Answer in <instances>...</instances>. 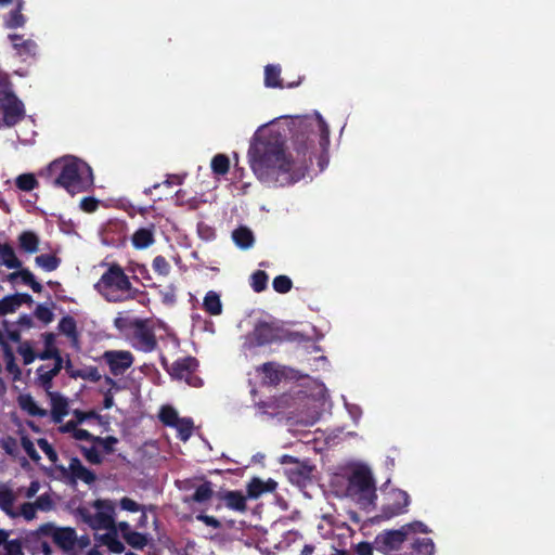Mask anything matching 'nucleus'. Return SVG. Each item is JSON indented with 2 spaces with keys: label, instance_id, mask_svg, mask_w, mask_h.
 Returning a JSON list of instances; mask_svg holds the SVG:
<instances>
[{
  "label": "nucleus",
  "instance_id": "37",
  "mask_svg": "<svg viewBox=\"0 0 555 555\" xmlns=\"http://www.w3.org/2000/svg\"><path fill=\"white\" fill-rule=\"evenodd\" d=\"M124 539L134 548H143L147 544L146 535L135 531L126 532Z\"/></svg>",
  "mask_w": 555,
  "mask_h": 555
},
{
  "label": "nucleus",
  "instance_id": "30",
  "mask_svg": "<svg viewBox=\"0 0 555 555\" xmlns=\"http://www.w3.org/2000/svg\"><path fill=\"white\" fill-rule=\"evenodd\" d=\"M205 310L212 314L218 315L222 311V305L219 295L216 292H208L204 298Z\"/></svg>",
  "mask_w": 555,
  "mask_h": 555
},
{
  "label": "nucleus",
  "instance_id": "53",
  "mask_svg": "<svg viewBox=\"0 0 555 555\" xmlns=\"http://www.w3.org/2000/svg\"><path fill=\"white\" fill-rule=\"evenodd\" d=\"M85 457L91 463V464H100L102 463V456L99 453V451L92 447V448H83L82 449Z\"/></svg>",
  "mask_w": 555,
  "mask_h": 555
},
{
  "label": "nucleus",
  "instance_id": "14",
  "mask_svg": "<svg viewBox=\"0 0 555 555\" xmlns=\"http://www.w3.org/2000/svg\"><path fill=\"white\" fill-rule=\"evenodd\" d=\"M62 366L63 359H56L54 360L53 367L49 369L46 365H41L37 369V380L47 392L50 391L52 379L60 373Z\"/></svg>",
  "mask_w": 555,
  "mask_h": 555
},
{
  "label": "nucleus",
  "instance_id": "21",
  "mask_svg": "<svg viewBox=\"0 0 555 555\" xmlns=\"http://www.w3.org/2000/svg\"><path fill=\"white\" fill-rule=\"evenodd\" d=\"M0 264L8 269H21L22 262L14 249L8 244H0Z\"/></svg>",
  "mask_w": 555,
  "mask_h": 555
},
{
  "label": "nucleus",
  "instance_id": "47",
  "mask_svg": "<svg viewBox=\"0 0 555 555\" xmlns=\"http://www.w3.org/2000/svg\"><path fill=\"white\" fill-rule=\"evenodd\" d=\"M153 269L158 274L166 276L170 272V264L163 256H157L153 260Z\"/></svg>",
  "mask_w": 555,
  "mask_h": 555
},
{
  "label": "nucleus",
  "instance_id": "34",
  "mask_svg": "<svg viewBox=\"0 0 555 555\" xmlns=\"http://www.w3.org/2000/svg\"><path fill=\"white\" fill-rule=\"evenodd\" d=\"M230 168L229 157L224 154H217L211 160V169L217 175H225Z\"/></svg>",
  "mask_w": 555,
  "mask_h": 555
},
{
  "label": "nucleus",
  "instance_id": "56",
  "mask_svg": "<svg viewBox=\"0 0 555 555\" xmlns=\"http://www.w3.org/2000/svg\"><path fill=\"white\" fill-rule=\"evenodd\" d=\"M120 506L122 509L129 511V512L140 511L139 504L129 498H122L120 500Z\"/></svg>",
  "mask_w": 555,
  "mask_h": 555
},
{
  "label": "nucleus",
  "instance_id": "33",
  "mask_svg": "<svg viewBox=\"0 0 555 555\" xmlns=\"http://www.w3.org/2000/svg\"><path fill=\"white\" fill-rule=\"evenodd\" d=\"M261 370L264 374L266 383L269 384L278 383L283 375L282 371L274 363H266L261 366Z\"/></svg>",
  "mask_w": 555,
  "mask_h": 555
},
{
  "label": "nucleus",
  "instance_id": "31",
  "mask_svg": "<svg viewBox=\"0 0 555 555\" xmlns=\"http://www.w3.org/2000/svg\"><path fill=\"white\" fill-rule=\"evenodd\" d=\"M59 330L77 344L76 322L72 317H64L59 323Z\"/></svg>",
  "mask_w": 555,
  "mask_h": 555
},
{
  "label": "nucleus",
  "instance_id": "27",
  "mask_svg": "<svg viewBox=\"0 0 555 555\" xmlns=\"http://www.w3.org/2000/svg\"><path fill=\"white\" fill-rule=\"evenodd\" d=\"M434 554V543L428 538H423L416 540L411 547L410 552H405L402 555H433Z\"/></svg>",
  "mask_w": 555,
  "mask_h": 555
},
{
  "label": "nucleus",
  "instance_id": "44",
  "mask_svg": "<svg viewBox=\"0 0 555 555\" xmlns=\"http://www.w3.org/2000/svg\"><path fill=\"white\" fill-rule=\"evenodd\" d=\"M212 495V490L209 483L201 485L194 492L192 499L196 502H206Z\"/></svg>",
  "mask_w": 555,
  "mask_h": 555
},
{
  "label": "nucleus",
  "instance_id": "36",
  "mask_svg": "<svg viewBox=\"0 0 555 555\" xmlns=\"http://www.w3.org/2000/svg\"><path fill=\"white\" fill-rule=\"evenodd\" d=\"M35 261H36L37 266H39L40 268H42L43 270H46L48 272L55 270L60 264V260L55 256H52V255L37 256Z\"/></svg>",
  "mask_w": 555,
  "mask_h": 555
},
{
  "label": "nucleus",
  "instance_id": "58",
  "mask_svg": "<svg viewBox=\"0 0 555 555\" xmlns=\"http://www.w3.org/2000/svg\"><path fill=\"white\" fill-rule=\"evenodd\" d=\"M114 324L118 330L124 331L128 326H130L131 321L129 320V318L127 315H124L120 313L117 318H115Z\"/></svg>",
  "mask_w": 555,
  "mask_h": 555
},
{
  "label": "nucleus",
  "instance_id": "48",
  "mask_svg": "<svg viewBox=\"0 0 555 555\" xmlns=\"http://www.w3.org/2000/svg\"><path fill=\"white\" fill-rule=\"evenodd\" d=\"M15 511L17 512V517L23 516L26 520H33L36 517L37 507L34 502L24 503L18 509Z\"/></svg>",
  "mask_w": 555,
  "mask_h": 555
},
{
  "label": "nucleus",
  "instance_id": "17",
  "mask_svg": "<svg viewBox=\"0 0 555 555\" xmlns=\"http://www.w3.org/2000/svg\"><path fill=\"white\" fill-rule=\"evenodd\" d=\"M16 500V495L13 490L4 485L0 483V508L10 517H17V512L13 507Z\"/></svg>",
  "mask_w": 555,
  "mask_h": 555
},
{
  "label": "nucleus",
  "instance_id": "4",
  "mask_svg": "<svg viewBox=\"0 0 555 555\" xmlns=\"http://www.w3.org/2000/svg\"><path fill=\"white\" fill-rule=\"evenodd\" d=\"M348 495L363 508L374 504L376 499L375 486L371 470L365 466H356L349 477Z\"/></svg>",
  "mask_w": 555,
  "mask_h": 555
},
{
  "label": "nucleus",
  "instance_id": "45",
  "mask_svg": "<svg viewBox=\"0 0 555 555\" xmlns=\"http://www.w3.org/2000/svg\"><path fill=\"white\" fill-rule=\"evenodd\" d=\"M137 337L145 350L154 349L156 341L153 334L146 330H140Z\"/></svg>",
  "mask_w": 555,
  "mask_h": 555
},
{
  "label": "nucleus",
  "instance_id": "10",
  "mask_svg": "<svg viewBox=\"0 0 555 555\" xmlns=\"http://www.w3.org/2000/svg\"><path fill=\"white\" fill-rule=\"evenodd\" d=\"M281 339V331L272 324L258 323L254 331L246 336L245 345L248 348L263 346Z\"/></svg>",
  "mask_w": 555,
  "mask_h": 555
},
{
  "label": "nucleus",
  "instance_id": "19",
  "mask_svg": "<svg viewBox=\"0 0 555 555\" xmlns=\"http://www.w3.org/2000/svg\"><path fill=\"white\" fill-rule=\"evenodd\" d=\"M96 540L108 547L112 553L120 554L124 552V544L117 538V528L108 529V532L95 537Z\"/></svg>",
  "mask_w": 555,
  "mask_h": 555
},
{
  "label": "nucleus",
  "instance_id": "50",
  "mask_svg": "<svg viewBox=\"0 0 555 555\" xmlns=\"http://www.w3.org/2000/svg\"><path fill=\"white\" fill-rule=\"evenodd\" d=\"M35 315L37 319L42 321L43 323H50L53 320V312L48 306L39 305L35 310Z\"/></svg>",
  "mask_w": 555,
  "mask_h": 555
},
{
  "label": "nucleus",
  "instance_id": "54",
  "mask_svg": "<svg viewBox=\"0 0 555 555\" xmlns=\"http://www.w3.org/2000/svg\"><path fill=\"white\" fill-rule=\"evenodd\" d=\"M94 441L103 447L106 452H112L114 450V446L117 443V439L113 436H108L105 438L95 437Z\"/></svg>",
  "mask_w": 555,
  "mask_h": 555
},
{
  "label": "nucleus",
  "instance_id": "64",
  "mask_svg": "<svg viewBox=\"0 0 555 555\" xmlns=\"http://www.w3.org/2000/svg\"><path fill=\"white\" fill-rule=\"evenodd\" d=\"M117 528L118 530L122 533V535L125 537L126 532H131L130 530V526L128 522L126 521H121L117 525Z\"/></svg>",
  "mask_w": 555,
  "mask_h": 555
},
{
  "label": "nucleus",
  "instance_id": "57",
  "mask_svg": "<svg viewBox=\"0 0 555 555\" xmlns=\"http://www.w3.org/2000/svg\"><path fill=\"white\" fill-rule=\"evenodd\" d=\"M0 335H4V340H5V343L8 345H9V343H8L9 340L16 343L21 338V335H20V333L17 331H12V330H9L7 327H5L4 331L0 330Z\"/></svg>",
  "mask_w": 555,
  "mask_h": 555
},
{
  "label": "nucleus",
  "instance_id": "24",
  "mask_svg": "<svg viewBox=\"0 0 555 555\" xmlns=\"http://www.w3.org/2000/svg\"><path fill=\"white\" fill-rule=\"evenodd\" d=\"M234 243L242 249H248L254 245L255 237L253 232L246 227H240L232 233Z\"/></svg>",
  "mask_w": 555,
  "mask_h": 555
},
{
  "label": "nucleus",
  "instance_id": "63",
  "mask_svg": "<svg viewBox=\"0 0 555 555\" xmlns=\"http://www.w3.org/2000/svg\"><path fill=\"white\" fill-rule=\"evenodd\" d=\"M357 553L358 555H372V547L369 543H360Z\"/></svg>",
  "mask_w": 555,
  "mask_h": 555
},
{
  "label": "nucleus",
  "instance_id": "61",
  "mask_svg": "<svg viewBox=\"0 0 555 555\" xmlns=\"http://www.w3.org/2000/svg\"><path fill=\"white\" fill-rule=\"evenodd\" d=\"M197 519L205 522L207 526H211L214 528L220 527V521L212 516L198 515Z\"/></svg>",
  "mask_w": 555,
  "mask_h": 555
},
{
  "label": "nucleus",
  "instance_id": "43",
  "mask_svg": "<svg viewBox=\"0 0 555 555\" xmlns=\"http://www.w3.org/2000/svg\"><path fill=\"white\" fill-rule=\"evenodd\" d=\"M22 9H20V7H17V9L15 11H12L7 21H5V25L10 28H16V27H21L25 24V17L23 16V14L21 13Z\"/></svg>",
  "mask_w": 555,
  "mask_h": 555
},
{
  "label": "nucleus",
  "instance_id": "18",
  "mask_svg": "<svg viewBox=\"0 0 555 555\" xmlns=\"http://www.w3.org/2000/svg\"><path fill=\"white\" fill-rule=\"evenodd\" d=\"M31 297L27 294H15L7 296L0 300V314L14 312L24 301H30Z\"/></svg>",
  "mask_w": 555,
  "mask_h": 555
},
{
  "label": "nucleus",
  "instance_id": "3",
  "mask_svg": "<svg viewBox=\"0 0 555 555\" xmlns=\"http://www.w3.org/2000/svg\"><path fill=\"white\" fill-rule=\"evenodd\" d=\"M98 292L108 301L133 299L138 293L118 264H111L95 284Z\"/></svg>",
  "mask_w": 555,
  "mask_h": 555
},
{
  "label": "nucleus",
  "instance_id": "29",
  "mask_svg": "<svg viewBox=\"0 0 555 555\" xmlns=\"http://www.w3.org/2000/svg\"><path fill=\"white\" fill-rule=\"evenodd\" d=\"M225 504L229 508L245 512L246 511V499L245 496L236 491H230L224 495Z\"/></svg>",
  "mask_w": 555,
  "mask_h": 555
},
{
  "label": "nucleus",
  "instance_id": "11",
  "mask_svg": "<svg viewBox=\"0 0 555 555\" xmlns=\"http://www.w3.org/2000/svg\"><path fill=\"white\" fill-rule=\"evenodd\" d=\"M196 366L197 362L195 359L190 357L183 358L172 364L170 374L177 379L184 380L190 386L198 387L202 385V380L193 375Z\"/></svg>",
  "mask_w": 555,
  "mask_h": 555
},
{
  "label": "nucleus",
  "instance_id": "23",
  "mask_svg": "<svg viewBox=\"0 0 555 555\" xmlns=\"http://www.w3.org/2000/svg\"><path fill=\"white\" fill-rule=\"evenodd\" d=\"M18 405L31 416L44 417L48 415L47 410L40 408L30 395L20 396Z\"/></svg>",
  "mask_w": 555,
  "mask_h": 555
},
{
  "label": "nucleus",
  "instance_id": "13",
  "mask_svg": "<svg viewBox=\"0 0 555 555\" xmlns=\"http://www.w3.org/2000/svg\"><path fill=\"white\" fill-rule=\"evenodd\" d=\"M48 396L51 402V416L54 423H62L68 414V401L59 392L49 391Z\"/></svg>",
  "mask_w": 555,
  "mask_h": 555
},
{
  "label": "nucleus",
  "instance_id": "22",
  "mask_svg": "<svg viewBox=\"0 0 555 555\" xmlns=\"http://www.w3.org/2000/svg\"><path fill=\"white\" fill-rule=\"evenodd\" d=\"M0 345L3 349V357L8 372L13 375L14 379H18L21 376V370L15 363V358L12 348L4 340V335H0Z\"/></svg>",
  "mask_w": 555,
  "mask_h": 555
},
{
  "label": "nucleus",
  "instance_id": "51",
  "mask_svg": "<svg viewBox=\"0 0 555 555\" xmlns=\"http://www.w3.org/2000/svg\"><path fill=\"white\" fill-rule=\"evenodd\" d=\"M22 447L24 451L27 453V455L35 462H38L40 460V455L35 449V444L31 440H29L26 437L22 438Z\"/></svg>",
  "mask_w": 555,
  "mask_h": 555
},
{
  "label": "nucleus",
  "instance_id": "55",
  "mask_svg": "<svg viewBox=\"0 0 555 555\" xmlns=\"http://www.w3.org/2000/svg\"><path fill=\"white\" fill-rule=\"evenodd\" d=\"M80 207L87 212H92L98 207V201L93 197H85L80 202Z\"/></svg>",
  "mask_w": 555,
  "mask_h": 555
},
{
  "label": "nucleus",
  "instance_id": "49",
  "mask_svg": "<svg viewBox=\"0 0 555 555\" xmlns=\"http://www.w3.org/2000/svg\"><path fill=\"white\" fill-rule=\"evenodd\" d=\"M37 443L52 463L57 461V453L47 439L40 438Z\"/></svg>",
  "mask_w": 555,
  "mask_h": 555
},
{
  "label": "nucleus",
  "instance_id": "35",
  "mask_svg": "<svg viewBox=\"0 0 555 555\" xmlns=\"http://www.w3.org/2000/svg\"><path fill=\"white\" fill-rule=\"evenodd\" d=\"M173 427L178 430L181 440L186 441L193 431V422L190 418H179Z\"/></svg>",
  "mask_w": 555,
  "mask_h": 555
},
{
  "label": "nucleus",
  "instance_id": "26",
  "mask_svg": "<svg viewBox=\"0 0 555 555\" xmlns=\"http://www.w3.org/2000/svg\"><path fill=\"white\" fill-rule=\"evenodd\" d=\"M43 340L46 349L38 354V358L40 360L62 359L59 349L54 346V335L52 333H47L43 335Z\"/></svg>",
  "mask_w": 555,
  "mask_h": 555
},
{
  "label": "nucleus",
  "instance_id": "16",
  "mask_svg": "<svg viewBox=\"0 0 555 555\" xmlns=\"http://www.w3.org/2000/svg\"><path fill=\"white\" fill-rule=\"evenodd\" d=\"M276 486L273 479L253 478L247 485V494L251 499H257L263 493L273 492Z\"/></svg>",
  "mask_w": 555,
  "mask_h": 555
},
{
  "label": "nucleus",
  "instance_id": "2",
  "mask_svg": "<svg viewBox=\"0 0 555 555\" xmlns=\"http://www.w3.org/2000/svg\"><path fill=\"white\" fill-rule=\"evenodd\" d=\"M48 170L56 175L53 183L64 188L72 195L85 192L93 183L89 165L74 156H65L52 162Z\"/></svg>",
  "mask_w": 555,
  "mask_h": 555
},
{
  "label": "nucleus",
  "instance_id": "38",
  "mask_svg": "<svg viewBox=\"0 0 555 555\" xmlns=\"http://www.w3.org/2000/svg\"><path fill=\"white\" fill-rule=\"evenodd\" d=\"M18 353L23 358L24 364L28 365L35 361L38 356H36L33 346L28 341H24L18 346Z\"/></svg>",
  "mask_w": 555,
  "mask_h": 555
},
{
  "label": "nucleus",
  "instance_id": "12",
  "mask_svg": "<svg viewBox=\"0 0 555 555\" xmlns=\"http://www.w3.org/2000/svg\"><path fill=\"white\" fill-rule=\"evenodd\" d=\"M113 375L124 374L132 364L133 357L129 351L108 350L102 356Z\"/></svg>",
  "mask_w": 555,
  "mask_h": 555
},
{
  "label": "nucleus",
  "instance_id": "28",
  "mask_svg": "<svg viewBox=\"0 0 555 555\" xmlns=\"http://www.w3.org/2000/svg\"><path fill=\"white\" fill-rule=\"evenodd\" d=\"M132 243L135 248L143 249L151 246L154 243V234L150 229H140L134 232L132 236Z\"/></svg>",
  "mask_w": 555,
  "mask_h": 555
},
{
  "label": "nucleus",
  "instance_id": "52",
  "mask_svg": "<svg viewBox=\"0 0 555 555\" xmlns=\"http://www.w3.org/2000/svg\"><path fill=\"white\" fill-rule=\"evenodd\" d=\"M34 504L36 505L37 509L40 511H50L53 508V501L49 494H42L38 496Z\"/></svg>",
  "mask_w": 555,
  "mask_h": 555
},
{
  "label": "nucleus",
  "instance_id": "42",
  "mask_svg": "<svg viewBox=\"0 0 555 555\" xmlns=\"http://www.w3.org/2000/svg\"><path fill=\"white\" fill-rule=\"evenodd\" d=\"M268 275L264 271H256L251 275V286L255 292H261L266 288Z\"/></svg>",
  "mask_w": 555,
  "mask_h": 555
},
{
  "label": "nucleus",
  "instance_id": "41",
  "mask_svg": "<svg viewBox=\"0 0 555 555\" xmlns=\"http://www.w3.org/2000/svg\"><path fill=\"white\" fill-rule=\"evenodd\" d=\"M16 185L23 191H31L36 188L37 181L33 175H21L16 179Z\"/></svg>",
  "mask_w": 555,
  "mask_h": 555
},
{
  "label": "nucleus",
  "instance_id": "7",
  "mask_svg": "<svg viewBox=\"0 0 555 555\" xmlns=\"http://www.w3.org/2000/svg\"><path fill=\"white\" fill-rule=\"evenodd\" d=\"M410 504L409 494L399 489H390L385 493L382 517L390 519L406 512Z\"/></svg>",
  "mask_w": 555,
  "mask_h": 555
},
{
  "label": "nucleus",
  "instance_id": "5",
  "mask_svg": "<svg viewBox=\"0 0 555 555\" xmlns=\"http://www.w3.org/2000/svg\"><path fill=\"white\" fill-rule=\"evenodd\" d=\"M94 512L83 507L79 509L82 520L94 530L113 529L115 525V504L109 500L93 502Z\"/></svg>",
  "mask_w": 555,
  "mask_h": 555
},
{
  "label": "nucleus",
  "instance_id": "25",
  "mask_svg": "<svg viewBox=\"0 0 555 555\" xmlns=\"http://www.w3.org/2000/svg\"><path fill=\"white\" fill-rule=\"evenodd\" d=\"M18 243L23 250L28 254H35L39 249V238L30 231H25L18 236Z\"/></svg>",
  "mask_w": 555,
  "mask_h": 555
},
{
  "label": "nucleus",
  "instance_id": "62",
  "mask_svg": "<svg viewBox=\"0 0 555 555\" xmlns=\"http://www.w3.org/2000/svg\"><path fill=\"white\" fill-rule=\"evenodd\" d=\"M77 425L78 424L75 421H69L60 426V431L70 433L73 435L75 433V429H77Z\"/></svg>",
  "mask_w": 555,
  "mask_h": 555
},
{
  "label": "nucleus",
  "instance_id": "1",
  "mask_svg": "<svg viewBox=\"0 0 555 555\" xmlns=\"http://www.w3.org/2000/svg\"><path fill=\"white\" fill-rule=\"evenodd\" d=\"M249 157L253 170L261 179H269L271 177L279 179L285 175L282 178V182H289L292 180L287 176L292 164L279 138L257 139L250 146Z\"/></svg>",
  "mask_w": 555,
  "mask_h": 555
},
{
  "label": "nucleus",
  "instance_id": "6",
  "mask_svg": "<svg viewBox=\"0 0 555 555\" xmlns=\"http://www.w3.org/2000/svg\"><path fill=\"white\" fill-rule=\"evenodd\" d=\"M49 532L53 541L68 555H77V551L83 550L90 545V539L87 535L77 537L73 528H54L47 526L42 528Z\"/></svg>",
  "mask_w": 555,
  "mask_h": 555
},
{
  "label": "nucleus",
  "instance_id": "32",
  "mask_svg": "<svg viewBox=\"0 0 555 555\" xmlns=\"http://www.w3.org/2000/svg\"><path fill=\"white\" fill-rule=\"evenodd\" d=\"M280 73L281 69L279 66L268 65L264 68V83L269 88L281 87L280 83Z\"/></svg>",
  "mask_w": 555,
  "mask_h": 555
},
{
  "label": "nucleus",
  "instance_id": "39",
  "mask_svg": "<svg viewBox=\"0 0 555 555\" xmlns=\"http://www.w3.org/2000/svg\"><path fill=\"white\" fill-rule=\"evenodd\" d=\"M18 274L22 281L29 285L35 293H40L42 291L41 284L35 280L34 274L29 270L21 268V270H18Z\"/></svg>",
  "mask_w": 555,
  "mask_h": 555
},
{
  "label": "nucleus",
  "instance_id": "20",
  "mask_svg": "<svg viewBox=\"0 0 555 555\" xmlns=\"http://www.w3.org/2000/svg\"><path fill=\"white\" fill-rule=\"evenodd\" d=\"M0 555H24L21 542L9 540V533L0 529Z\"/></svg>",
  "mask_w": 555,
  "mask_h": 555
},
{
  "label": "nucleus",
  "instance_id": "60",
  "mask_svg": "<svg viewBox=\"0 0 555 555\" xmlns=\"http://www.w3.org/2000/svg\"><path fill=\"white\" fill-rule=\"evenodd\" d=\"M40 490V482L37 480L31 481L28 488L25 489V496L27 499L34 498Z\"/></svg>",
  "mask_w": 555,
  "mask_h": 555
},
{
  "label": "nucleus",
  "instance_id": "40",
  "mask_svg": "<svg viewBox=\"0 0 555 555\" xmlns=\"http://www.w3.org/2000/svg\"><path fill=\"white\" fill-rule=\"evenodd\" d=\"M159 417L164 424L169 426H173L180 418L177 411L171 406H164L160 410Z\"/></svg>",
  "mask_w": 555,
  "mask_h": 555
},
{
  "label": "nucleus",
  "instance_id": "9",
  "mask_svg": "<svg viewBox=\"0 0 555 555\" xmlns=\"http://www.w3.org/2000/svg\"><path fill=\"white\" fill-rule=\"evenodd\" d=\"M0 109L3 113V120L7 126H13L24 116L23 103L5 89L0 90Z\"/></svg>",
  "mask_w": 555,
  "mask_h": 555
},
{
  "label": "nucleus",
  "instance_id": "15",
  "mask_svg": "<svg viewBox=\"0 0 555 555\" xmlns=\"http://www.w3.org/2000/svg\"><path fill=\"white\" fill-rule=\"evenodd\" d=\"M63 470L68 472L74 481L81 480L90 485L95 480V475L85 467L78 459H72L68 468H63Z\"/></svg>",
  "mask_w": 555,
  "mask_h": 555
},
{
  "label": "nucleus",
  "instance_id": "59",
  "mask_svg": "<svg viewBox=\"0 0 555 555\" xmlns=\"http://www.w3.org/2000/svg\"><path fill=\"white\" fill-rule=\"evenodd\" d=\"M72 436L76 440H93L94 441V438H95L88 430L80 429V428L75 429V433Z\"/></svg>",
  "mask_w": 555,
  "mask_h": 555
},
{
  "label": "nucleus",
  "instance_id": "46",
  "mask_svg": "<svg viewBox=\"0 0 555 555\" xmlns=\"http://www.w3.org/2000/svg\"><path fill=\"white\" fill-rule=\"evenodd\" d=\"M273 288L278 293H287L292 288V281L286 275H279L273 280Z\"/></svg>",
  "mask_w": 555,
  "mask_h": 555
},
{
  "label": "nucleus",
  "instance_id": "8",
  "mask_svg": "<svg viewBox=\"0 0 555 555\" xmlns=\"http://www.w3.org/2000/svg\"><path fill=\"white\" fill-rule=\"evenodd\" d=\"M412 531L425 532L426 527L424 524H422L420 521H415V522L402 526L398 530L386 531V532L379 534L377 540L379 543H382L384 545L385 548L395 551V550L400 548L402 543L406 540L408 535Z\"/></svg>",
  "mask_w": 555,
  "mask_h": 555
}]
</instances>
